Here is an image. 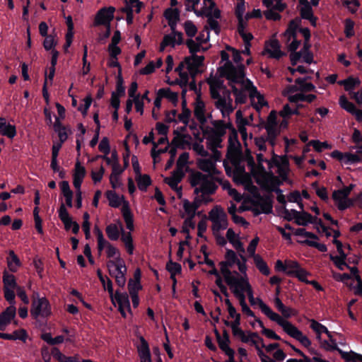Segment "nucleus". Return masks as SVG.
<instances>
[{"label": "nucleus", "mask_w": 362, "mask_h": 362, "mask_svg": "<svg viewBox=\"0 0 362 362\" xmlns=\"http://www.w3.org/2000/svg\"><path fill=\"white\" fill-rule=\"evenodd\" d=\"M242 259L243 261H240L235 252L228 250L226 253V260L220 263V272L229 288L238 289L245 296L247 295L252 305H257L268 318L276 322L289 337L298 341L304 347L309 349V351L313 353V350L310 347L311 341L302 331L274 312L261 298L254 297L253 289L247 274V259L244 257H242Z\"/></svg>", "instance_id": "obj_1"}, {"label": "nucleus", "mask_w": 362, "mask_h": 362, "mask_svg": "<svg viewBox=\"0 0 362 362\" xmlns=\"http://www.w3.org/2000/svg\"><path fill=\"white\" fill-rule=\"evenodd\" d=\"M209 34L208 28L199 33L195 39H190L187 41V45L192 54L191 57H187L184 61L180 62L175 69L180 76L177 83L181 86H186L189 83V76L194 77L199 71V68L202 65L204 56L194 54L197 52L205 51L209 48L208 41Z\"/></svg>", "instance_id": "obj_2"}, {"label": "nucleus", "mask_w": 362, "mask_h": 362, "mask_svg": "<svg viewBox=\"0 0 362 362\" xmlns=\"http://www.w3.org/2000/svg\"><path fill=\"white\" fill-rule=\"evenodd\" d=\"M228 158L235 165L233 172L234 181L244 186L245 189L252 195H256L257 189L252 185L250 176L245 173V169L240 164L238 165L240 158V144L238 139V133L233 128L230 131L228 138Z\"/></svg>", "instance_id": "obj_3"}, {"label": "nucleus", "mask_w": 362, "mask_h": 362, "mask_svg": "<svg viewBox=\"0 0 362 362\" xmlns=\"http://www.w3.org/2000/svg\"><path fill=\"white\" fill-rule=\"evenodd\" d=\"M257 159L258 161L257 166H255L253 159L248 158V165L250 167V171L255 177L257 183L261 187L268 191H274L279 185V179L275 177L272 173H268L262 166L263 162H267L269 168H272V158L270 160L264 158L263 152L257 153Z\"/></svg>", "instance_id": "obj_4"}, {"label": "nucleus", "mask_w": 362, "mask_h": 362, "mask_svg": "<svg viewBox=\"0 0 362 362\" xmlns=\"http://www.w3.org/2000/svg\"><path fill=\"white\" fill-rule=\"evenodd\" d=\"M106 196L110 206L117 208L122 206L121 212L127 228L129 230H134L133 214L130 210L129 202L124 199L123 196H119L113 191H107Z\"/></svg>", "instance_id": "obj_5"}, {"label": "nucleus", "mask_w": 362, "mask_h": 362, "mask_svg": "<svg viewBox=\"0 0 362 362\" xmlns=\"http://www.w3.org/2000/svg\"><path fill=\"white\" fill-rule=\"evenodd\" d=\"M307 78H296L295 84L286 86L282 90V95L287 98L291 103H298L300 96L305 92L314 90L315 87L311 83L306 81Z\"/></svg>", "instance_id": "obj_6"}, {"label": "nucleus", "mask_w": 362, "mask_h": 362, "mask_svg": "<svg viewBox=\"0 0 362 362\" xmlns=\"http://www.w3.org/2000/svg\"><path fill=\"white\" fill-rule=\"evenodd\" d=\"M119 226L117 224H110L106 227L105 231L107 237L111 240H117L119 237L121 233V240L124 243V246L129 255H132L134 252V246L133 244V240L131 235V231L125 232L121 222H118Z\"/></svg>", "instance_id": "obj_7"}, {"label": "nucleus", "mask_w": 362, "mask_h": 362, "mask_svg": "<svg viewBox=\"0 0 362 362\" xmlns=\"http://www.w3.org/2000/svg\"><path fill=\"white\" fill-rule=\"evenodd\" d=\"M189 179L192 186L194 187V192L197 194H210L215 191V185L209 175L196 172L191 175Z\"/></svg>", "instance_id": "obj_8"}, {"label": "nucleus", "mask_w": 362, "mask_h": 362, "mask_svg": "<svg viewBox=\"0 0 362 362\" xmlns=\"http://www.w3.org/2000/svg\"><path fill=\"white\" fill-rule=\"evenodd\" d=\"M227 79L235 96V102L237 103H244L246 100V95L244 93V91L247 90L245 86H242V83L245 85V83L251 81L245 79L244 71H238L235 76L230 74Z\"/></svg>", "instance_id": "obj_9"}, {"label": "nucleus", "mask_w": 362, "mask_h": 362, "mask_svg": "<svg viewBox=\"0 0 362 362\" xmlns=\"http://www.w3.org/2000/svg\"><path fill=\"white\" fill-rule=\"evenodd\" d=\"M197 16L204 15L208 18L210 28L218 33V23L216 21L220 18V11L216 7L214 0H204V7L201 11L196 12Z\"/></svg>", "instance_id": "obj_10"}, {"label": "nucleus", "mask_w": 362, "mask_h": 362, "mask_svg": "<svg viewBox=\"0 0 362 362\" xmlns=\"http://www.w3.org/2000/svg\"><path fill=\"white\" fill-rule=\"evenodd\" d=\"M107 290L110 293L112 302L115 304L117 302L118 305L119 310L121 315L124 317H127V314L129 313L132 315V313L130 307V302L129 296L127 293H119L116 291L113 293L112 283L110 280H107Z\"/></svg>", "instance_id": "obj_11"}, {"label": "nucleus", "mask_w": 362, "mask_h": 362, "mask_svg": "<svg viewBox=\"0 0 362 362\" xmlns=\"http://www.w3.org/2000/svg\"><path fill=\"white\" fill-rule=\"evenodd\" d=\"M209 219L212 223V230L214 235H218L221 231L228 227V219L224 209L219 206H214L209 213Z\"/></svg>", "instance_id": "obj_12"}, {"label": "nucleus", "mask_w": 362, "mask_h": 362, "mask_svg": "<svg viewBox=\"0 0 362 362\" xmlns=\"http://www.w3.org/2000/svg\"><path fill=\"white\" fill-rule=\"evenodd\" d=\"M107 267L110 274L115 279L117 284L124 287L126 284L127 267L124 261L122 258L110 259L107 262Z\"/></svg>", "instance_id": "obj_13"}, {"label": "nucleus", "mask_w": 362, "mask_h": 362, "mask_svg": "<svg viewBox=\"0 0 362 362\" xmlns=\"http://www.w3.org/2000/svg\"><path fill=\"white\" fill-rule=\"evenodd\" d=\"M354 187L353 185H350L341 189L336 190L332 194V199L335 205L339 210H345L354 204V200L349 198Z\"/></svg>", "instance_id": "obj_14"}, {"label": "nucleus", "mask_w": 362, "mask_h": 362, "mask_svg": "<svg viewBox=\"0 0 362 362\" xmlns=\"http://www.w3.org/2000/svg\"><path fill=\"white\" fill-rule=\"evenodd\" d=\"M30 314L35 318L47 317L51 314L50 305L45 298H40L33 299Z\"/></svg>", "instance_id": "obj_15"}, {"label": "nucleus", "mask_w": 362, "mask_h": 362, "mask_svg": "<svg viewBox=\"0 0 362 362\" xmlns=\"http://www.w3.org/2000/svg\"><path fill=\"white\" fill-rule=\"evenodd\" d=\"M221 56L222 62H224V64L219 69L221 76L228 78L230 74L235 76L238 71H243V66H234L229 61V58L231 57V53L227 49L226 50L221 51Z\"/></svg>", "instance_id": "obj_16"}, {"label": "nucleus", "mask_w": 362, "mask_h": 362, "mask_svg": "<svg viewBox=\"0 0 362 362\" xmlns=\"http://www.w3.org/2000/svg\"><path fill=\"white\" fill-rule=\"evenodd\" d=\"M276 119V113L274 111L271 112L264 125L268 135V141L271 147H274L275 145L276 137L279 134V124H277Z\"/></svg>", "instance_id": "obj_17"}, {"label": "nucleus", "mask_w": 362, "mask_h": 362, "mask_svg": "<svg viewBox=\"0 0 362 362\" xmlns=\"http://www.w3.org/2000/svg\"><path fill=\"white\" fill-rule=\"evenodd\" d=\"M244 86L249 94L252 105L257 110H259L263 107L267 105V103L263 95L257 90V88L252 82H246Z\"/></svg>", "instance_id": "obj_18"}, {"label": "nucleus", "mask_w": 362, "mask_h": 362, "mask_svg": "<svg viewBox=\"0 0 362 362\" xmlns=\"http://www.w3.org/2000/svg\"><path fill=\"white\" fill-rule=\"evenodd\" d=\"M271 156H272V165H275L278 168V173L282 180H286L288 171V161L286 157H279L276 156L273 147L269 150Z\"/></svg>", "instance_id": "obj_19"}, {"label": "nucleus", "mask_w": 362, "mask_h": 362, "mask_svg": "<svg viewBox=\"0 0 362 362\" xmlns=\"http://www.w3.org/2000/svg\"><path fill=\"white\" fill-rule=\"evenodd\" d=\"M197 166L200 170L208 173V175L214 179H218L219 171L216 167L214 162L206 157L200 158L197 160Z\"/></svg>", "instance_id": "obj_20"}, {"label": "nucleus", "mask_w": 362, "mask_h": 362, "mask_svg": "<svg viewBox=\"0 0 362 362\" xmlns=\"http://www.w3.org/2000/svg\"><path fill=\"white\" fill-rule=\"evenodd\" d=\"M114 7L103 8L99 10L95 18V25H104L105 26L110 25V22L114 18Z\"/></svg>", "instance_id": "obj_21"}, {"label": "nucleus", "mask_w": 362, "mask_h": 362, "mask_svg": "<svg viewBox=\"0 0 362 362\" xmlns=\"http://www.w3.org/2000/svg\"><path fill=\"white\" fill-rule=\"evenodd\" d=\"M309 46L305 45L303 49L300 52H292L290 55L291 62L293 66L298 62H305L310 64L313 62V54L308 50Z\"/></svg>", "instance_id": "obj_22"}, {"label": "nucleus", "mask_w": 362, "mask_h": 362, "mask_svg": "<svg viewBox=\"0 0 362 362\" xmlns=\"http://www.w3.org/2000/svg\"><path fill=\"white\" fill-rule=\"evenodd\" d=\"M182 42V34L172 30L170 34L164 36L160 46V50L163 51L166 47H174L176 45H180Z\"/></svg>", "instance_id": "obj_23"}, {"label": "nucleus", "mask_w": 362, "mask_h": 362, "mask_svg": "<svg viewBox=\"0 0 362 362\" xmlns=\"http://www.w3.org/2000/svg\"><path fill=\"white\" fill-rule=\"evenodd\" d=\"M216 107L221 111L223 117H227L234 110L233 107V100L229 96L216 98Z\"/></svg>", "instance_id": "obj_24"}, {"label": "nucleus", "mask_w": 362, "mask_h": 362, "mask_svg": "<svg viewBox=\"0 0 362 362\" xmlns=\"http://www.w3.org/2000/svg\"><path fill=\"white\" fill-rule=\"evenodd\" d=\"M237 338H238L242 342L254 346L255 347L257 345L264 346L263 339L256 332L250 331L243 332L238 336Z\"/></svg>", "instance_id": "obj_25"}, {"label": "nucleus", "mask_w": 362, "mask_h": 362, "mask_svg": "<svg viewBox=\"0 0 362 362\" xmlns=\"http://www.w3.org/2000/svg\"><path fill=\"white\" fill-rule=\"evenodd\" d=\"M193 111L195 117L201 124H204L206 122V105L199 95H197L194 103Z\"/></svg>", "instance_id": "obj_26"}, {"label": "nucleus", "mask_w": 362, "mask_h": 362, "mask_svg": "<svg viewBox=\"0 0 362 362\" xmlns=\"http://www.w3.org/2000/svg\"><path fill=\"white\" fill-rule=\"evenodd\" d=\"M226 238L230 243L232 244L233 247L239 252V255L241 257V259L239 260L243 261L242 257L245 258V257L243 255L245 250L243 244L240 240L238 235H237L233 229L229 228L226 233Z\"/></svg>", "instance_id": "obj_27"}, {"label": "nucleus", "mask_w": 362, "mask_h": 362, "mask_svg": "<svg viewBox=\"0 0 362 362\" xmlns=\"http://www.w3.org/2000/svg\"><path fill=\"white\" fill-rule=\"evenodd\" d=\"M274 304L276 308L281 314V317L284 320H287V318H290L297 314V312L291 307L286 306L279 296H275L274 298Z\"/></svg>", "instance_id": "obj_28"}, {"label": "nucleus", "mask_w": 362, "mask_h": 362, "mask_svg": "<svg viewBox=\"0 0 362 362\" xmlns=\"http://www.w3.org/2000/svg\"><path fill=\"white\" fill-rule=\"evenodd\" d=\"M263 54H267L270 57L276 59H279L283 55L279 42L274 39L269 40L266 44Z\"/></svg>", "instance_id": "obj_29"}, {"label": "nucleus", "mask_w": 362, "mask_h": 362, "mask_svg": "<svg viewBox=\"0 0 362 362\" xmlns=\"http://www.w3.org/2000/svg\"><path fill=\"white\" fill-rule=\"evenodd\" d=\"M16 308L15 305H10L4 312L0 315V330H4L6 327L9 325L11 320L15 317Z\"/></svg>", "instance_id": "obj_30"}, {"label": "nucleus", "mask_w": 362, "mask_h": 362, "mask_svg": "<svg viewBox=\"0 0 362 362\" xmlns=\"http://www.w3.org/2000/svg\"><path fill=\"white\" fill-rule=\"evenodd\" d=\"M86 169L79 160H76L73 175V184L75 188H80L86 176Z\"/></svg>", "instance_id": "obj_31"}, {"label": "nucleus", "mask_w": 362, "mask_h": 362, "mask_svg": "<svg viewBox=\"0 0 362 362\" xmlns=\"http://www.w3.org/2000/svg\"><path fill=\"white\" fill-rule=\"evenodd\" d=\"M238 2L235 8V14L238 18V33H244L246 28V18H244V13L245 10L244 0H238Z\"/></svg>", "instance_id": "obj_32"}, {"label": "nucleus", "mask_w": 362, "mask_h": 362, "mask_svg": "<svg viewBox=\"0 0 362 362\" xmlns=\"http://www.w3.org/2000/svg\"><path fill=\"white\" fill-rule=\"evenodd\" d=\"M0 134L13 139L16 135V129L14 125L7 122L4 117H0Z\"/></svg>", "instance_id": "obj_33"}, {"label": "nucleus", "mask_w": 362, "mask_h": 362, "mask_svg": "<svg viewBox=\"0 0 362 362\" xmlns=\"http://www.w3.org/2000/svg\"><path fill=\"white\" fill-rule=\"evenodd\" d=\"M59 217L64 225L66 230H69L74 226L76 221H74L70 216L64 204H62L59 209Z\"/></svg>", "instance_id": "obj_34"}, {"label": "nucleus", "mask_w": 362, "mask_h": 362, "mask_svg": "<svg viewBox=\"0 0 362 362\" xmlns=\"http://www.w3.org/2000/svg\"><path fill=\"white\" fill-rule=\"evenodd\" d=\"M182 173L177 171H174L173 175L169 177L165 178V182L175 191H176L179 194H181V187L178 186L179 182L181 181L182 177Z\"/></svg>", "instance_id": "obj_35"}, {"label": "nucleus", "mask_w": 362, "mask_h": 362, "mask_svg": "<svg viewBox=\"0 0 362 362\" xmlns=\"http://www.w3.org/2000/svg\"><path fill=\"white\" fill-rule=\"evenodd\" d=\"M234 296L238 300L240 305L241 306L242 311L248 316L253 317L254 313L251 310L247 305L245 296L241 293L238 289H230Z\"/></svg>", "instance_id": "obj_36"}, {"label": "nucleus", "mask_w": 362, "mask_h": 362, "mask_svg": "<svg viewBox=\"0 0 362 362\" xmlns=\"http://www.w3.org/2000/svg\"><path fill=\"white\" fill-rule=\"evenodd\" d=\"M301 210V211L298 212V215L295 221L298 226H306L310 223H318V218H313L310 214L304 211L303 209Z\"/></svg>", "instance_id": "obj_37"}, {"label": "nucleus", "mask_w": 362, "mask_h": 362, "mask_svg": "<svg viewBox=\"0 0 362 362\" xmlns=\"http://www.w3.org/2000/svg\"><path fill=\"white\" fill-rule=\"evenodd\" d=\"M218 342L221 349L232 360V358L234 357L235 352L229 346L228 335L226 332H224L222 337L218 339Z\"/></svg>", "instance_id": "obj_38"}, {"label": "nucleus", "mask_w": 362, "mask_h": 362, "mask_svg": "<svg viewBox=\"0 0 362 362\" xmlns=\"http://www.w3.org/2000/svg\"><path fill=\"white\" fill-rule=\"evenodd\" d=\"M310 327L316 334V337L318 340H320L321 335L323 333L326 334L328 337L331 338V333L329 332V330L325 326H324L323 325L320 324V322L315 320H310Z\"/></svg>", "instance_id": "obj_39"}, {"label": "nucleus", "mask_w": 362, "mask_h": 362, "mask_svg": "<svg viewBox=\"0 0 362 362\" xmlns=\"http://www.w3.org/2000/svg\"><path fill=\"white\" fill-rule=\"evenodd\" d=\"M233 128L234 127L230 122H224L219 120L214 122V130L212 132L215 134L223 136L226 133V129H230L231 131Z\"/></svg>", "instance_id": "obj_40"}, {"label": "nucleus", "mask_w": 362, "mask_h": 362, "mask_svg": "<svg viewBox=\"0 0 362 362\" xmlns=\"http://www.w3.org/2000/svg\"><path fill=\"white\" fill-rule=\"evenodd\" d=\"M299 4L301 16L310 20L314 23L313 10L308 0H299Z\"/></svg>", "instance_id": "obj_41"}, {"label": "nucleus", "mask_w": 362, "mask_h": 362, "mask_svg": "<svg viewBox=\"0 0 362 362\" xmlns=\"http://www.w3.org/2000/svg\"><path fill=\"white\" fill-rule=\"evenodd\" d=\"M197 206L194 203H192L187 199L182 201V216L183 218L194 217Z\"/></svg>", "instance_id": "obj_42"}, {"label": "nucleus", "mask_w": 362, "mask_h": 362, "mask_svg": "<svg viewBox=\"0 0 362 362\" xmlns=\"http://www.w3.org/2000/svg\"><path fill=\"white\" fill-rule=\"evenodd\" d=\"M6 262L8 268L11 272H15L21 267V261L13 250L8 251Z\"/></svg>", "instance_id": "obj_43"}, {"label": "nucleus", "mask_w": 362, "mask_h": 362, "mask_svg": "<svg viewBox=\"0 0 362 362\" xmlns=\"http://www.w3.org/2000/svg\"><path fill=\"white\" fill-rule=\"evenodd\" d=\"M208 83L210 86L211 95L214 98H218V90L222 87L223 82L216 76H211L208 79Z\"/></svg>", "instance_id": "obj_44"}, {"label": "nucleus", "mask_w": 362, "mask_h": 362, "mask_svg": "<svg viewBox=\"0 0 362 362\" xmlns=\"http://www.w3.org/2000/svg\"><path fill=\"white\" fill-rule=\"evenodd\" d=\"M158 95L162 98H167L170 102L176 103L178 100V94L176 92L172 91L170 88H160L158 90Z\"/></svg>", "instance_id": "obj_45"}, {"label": "nucleus", "mask_w": 362, "mask_h": 362, "mask_svg": "<svg viewBox=\"0 0 362 362\" xmlns=\"http://www.w3.org/2000/svg\"><path fill=\"white\" fill-rule=\"evenodd\" d=\"M165 17L168 21L169 25L172 30H175L177 21H178L179 13L176 9L168 8L165 12Z\"/></svg>", "instance_id": "obj_46"}, {"label": "nucleus", "mask_w": 362, "mask_h": 362, "mask_svg": "<svg viewBox=\"0 0 362 362\" xmlns=\"http://www.w3.org/2000/svg\"><path fill=\"white\" fill-rule=\"evenodd\" d=\"M166 267L168 272L170 273L171 278L173 280V293H175L176 284V279L175 278V276L180 272L181 266L177 263L170 262L168 264H167Z\"/></svg>", "instance_id": "obj_47"}, {"label": "nucleus", "mask_w": 362, "mask_h": 362, "mask_svg": "<svg viewBox=\"0 0 362 362\" xmlns=\"http://www.w3.org/2000/svg\"><path fill=\"white\" fill-rule=\"evenodd\" d=\"M3 282L4 285V288L17 289V287H18L15 276L13 274H8L7 272H4Z\"/></svg>", "instance_id": "obj_48"}, {"label": "nucleus", "mask_w": 362, "mask_h": 362, "mask_svg": "<svg viewBox=\"0 0 362 362\" xmlns=\"http://www.w3.org/2000/svg\"><path fill=\"white\" fill-rule=\"evenodd\" d=\"M209 274H213L216 276V281L215 283L218 286V287L220 288L221 291L224 294L225 296H228V293L227 291L226 286L224 285L223 280L221 279V276L219 274V272L215 268L212 269L209 272Z\"/></svg>", "instance_id": "obj_49"}, {"label": "nucleus", "mask_w": 362, "mask_h": 362, "mask_svg": "<svg viewBox=\"0 0 362 362\" xmlns=\"http://www.w3.org/2000/svg\"><path fill=\"white\" fill-rule=\"evenodd\" d=\"M207 141L209 149L217 148L221 146L222 136L211 132L207 138Z\"/></svg>", "instance_id": "obj_50"}, {"label": "nucleus", "mask_w": 362, "mask_h": 362, "mask_svg": "<svg viewBox=\"0 0 362 362\" xmlns=\"http://www.w3.org/2000/svg\"><path fill=\"white\" fill-rule=\"evenodd\" d=\"M138 187L141 190H146L147 187L151 185V178L148 175H138L135 176Z\"/></svg>", "instance_id": "obj_51"}, {"label": "nucleus", "mask_w": 362, "mask_h": 362, "mask_svg": "<svg viewBox=\"0 0 362 362\" xmlns=\"http://www.w3.org/2000/svg\"><path fill=\"white\" fill-rule=\"evenodd\" d=\"M339 83L344 86L345 90L349 91L350 95L354 92L353 89L356 86H358L361 83L360 80L358 78H349Z\"/></svg>", "instance_id": "obj_52"}, {"label": "nucleus", "mask_w": 362, "mask_h": 362, "mask_svg": "<svg viewBox=\"0 0 362 362\" xmlns=\"http://www.w3.org/2000/svg\"><path fill=\"white\" fill-rule=\"evenodd\" d=\"M340 354L342 356V358L349 362H362V355L357 354L356 352H354L352 351H340Z\"/></svg>", "instance_id": "obj_53"}, {"label": "nucleus", "mask_w": 362, "mask_h": 362, "mask_svg": "<svg viewBox=\"0 0 362 362\" xmlns=\"http://www.w3.org/2000/svg\"><path fill=\"white\" fill-rule=\"evenodd\" d=\"M339 103L343 109L351 114H353L357 110L355 105L349 102L344 95L340 96Z\"/></svg>", "instance_id": "obj_54"}, {"label": "nucleus", "mask_w": 362, "mask_h": 362, "mask_svg": "<svg viewBox=\"0 0 362 362\" xmlns=\"http://www.w3.org/2000/svg\"><path fill=\"white\" fill-rule=\"evenodd\" d=\"M254 262L257 267V269L264 275H269V269L266 264V262L262 259V258L258 255L253 257Z\"/></svg>", "instance_id": "obj_55"}, {"label": "nucleus", "mask_w": 362, "mask_h": 362, "mask_svg": "<svg viewBox=\"0 0 362 362\" xmlns=\"http://www.w3.org/2000/svg\"><path fill=\"white\" fill-rule=\"evenodd\" d=\"M191 117V111L187 107L185 101L182 102V112L179 115L178 119L185 125H187Z\"/></svg>", "instance_id": "obj_56"}, {"label": "nucleus", "mask_w": 362, "mask_h": 362, "mask_svg": "<svg viewBox=\"0 0 362 362\" xmlns=\"http://www.w3.org/2000/svg\"><path fill=\"white\" fill-rule=\"evenodd\" d=\"M189 160V153H182L177 160V170L175 171L180 172L184 174V168L187 166Z\"/></svg>", "instance_id": "obj_57"}, {"label": "nucleus", "mask_w": 362, "mask_h": 362, "mask_svg": "<svg viewBox=\"0 0 362 362\" xmlns=\"http://www.w3.org/2000/svg\"><path fill=\"white\" fill-rule=\"evenodd\" d=\"M330 259L334 262V265L340 270H344L346 268H350L349 264L346 262V258H342V257L334 256L332 254L329 255Z\"/></svg>", "instance_id": "obj_58"}, {"label": "nucleus", "mask_w": 362, "mask_h": 362, "mask_svg": "<svg viewBox=\"0 0 362 362\" xmlns=\"http://www.w3.org/2000/svg\"><path fill=\"white\" fill-rule=\"evenodd\" d=\"M263 4L268 8H274L280 11L284 8L282 0H263Z\"/></svg>", "instance_id": "obj_59"}, {"label": "nucleus", "mask_w": 362, "mask_h": 362, "mask_svg": "<svg viewBox=\"0 0 362 362\" xmlns=\"http://www.w3.org/2000/svg\"><path fill=\"white\" fill-rule=\"evenodd\" d=\"M254 142L258 151L261 152H266L267 143H268L270 145V144L268 141V136L266 138L264 136L255 137L254 139Z\"/></svg>", "instance_id": "obj_60"}, {"label": "nucleus", "mask_w": 362, "mask_h": 362, "mask_svg": "<svg viewBox=\"0 0 362 362\" xmlns=\"http://www.w3.org/2000/svg\"><path fill=\"white\" fill-rule=\"evenodd\" d=\"M300 267L297 262L293 260H286L285 272L287 274L293 276Z\"/></svg>", "instance_id": "obj_61"}, {"label": "nucleus", "mask_w": 362, "mask_h": 362, "mask_svg": "<svg viewBox=\"0 0 362 362\" xmlns=\"http://www.w3.org/2000/svg\"><path fill=\"white\" fill-rule=\"evenodd\" d=\"M361 161V159L358 155L351 153H345L344 154L342 164H344V165L354 164V163H359Z\"/></svg>", "instance_id": "obj_62"}, {"label": "nucleus", "mask_w": 362, "mask_h": 362, "mask_svg": "<svg viewBox=\"0 0 362 362\" xmlns=\"http://www.w3.org/2000/svg\"><path fill=\"white\" fill-rule=\"evenodd\" d=\"M240 36L243 37L244 42H245V49L243 50V53L247 55L250 54V41L252 39V35L250 33H247L245 30H244V33H239Z\"/></svg>", "instance_id": "obj_63"}, {"label": "nucleus", "mask_w": 362, "mask_h": 362, "mask_svg": "<svg viewBox=\"0 0 362 362\" xmlns=\"http://www.w3.org/2000/svg\"><path fill=\"white\" fill-rule=\"evenodd\" d=\"M192 148L197 154L199 155L202 158L207 157L209 155L207 151L202 144V141L193 143Z\"/></svg>", "instance_id": "obj_64"}]
</instances>
